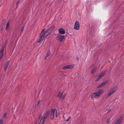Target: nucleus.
Here are the masks:
<instances>
[{
  "label": "nucleus",
  "mask_w": 124,
  "mask_h": 124,
  "mask_svg": "<svg viewBox=\"0 0 124 124\" xmlns=\"http://www.w3.org/2000/svg\"><path fill=\"white\" fill-rule=\"evenodd\" d=\"M51 33V31H50L48 30L45 31L44 30H43L41 33L40 38L38 41V42L40 43L44 39L48 37Z\"/></svg>",
  "instance_id": "1"
},
{
  "label": "nucleus",
  "mask_w": 124,
  "mask_h": 124,
  "mask_svg": "<svg viewBox=\"0 0 124 124\" xmlns=\"http://www.w3.org/2000/svg\"><path fill=\"white\" fill-rule=\"evenodd\" d=\"M104 93V90L102 89H100L97 92L92 94L91 96L92 99L96 98L99 97Z\"/></svg>",
  "instance_id": "2"
},
{
  "label": "nucleus",
  "mask_w": 124,
  "mask_h": 124,
  "mask_svg": "<svg viewBox=\"0 0 124 124\" xmlns=\"http://www.w3.org/2000/svg\"><path fill=\"white\" fill-rule=\"evenodd\" d=\"M50 113V111L49 110H48L45 112L42 116L39 124H44L45 119L47 118V116L49 115Z\"/></svg>",
  "instance_id": "3"
},
{
  "label": "nucleus",
  "mask_w": 124,
  "mask_h": 124,
  "mask_svg": "<svg viewBox=\"0 0 124 124\" xmlns=\"http://www.w3.org/2000/svg\"><path fill=\"white\" fill-rule=\"evenodd\" d=\"M55 113L56 114V116L57 117L58 116V115L57 110L55 109H52L50 116V117L51 119H53L54 118V115Z\"/></svg>",
  "instance_id": "4"
},
{
  "label": "nucleus",
  "mask_w": 124,
  "mask_h": 124,
  "mask_svg": "<svg viewBox=\"0 0 124 124\" xmlns=\"http://www.w3.org/2000/svg\"><path fill=\"white\" fill-rule=\"evenodd\" d=\"M66 95V93H64L63 92H59L58 93L57 97L61 100H62L64 99Z\"/></svg>",
  "instance_id": "5"
},
{
  "label": "nucleus",
  "mask_w": 124,
  "mask_h": 124,
  "mask_svg": "<svg viewBox=\"0 0 124 124\" xmlns=\"http://www.w3.org/2000/svg\"><path fill=\"white\" fill-rule=\"evenodd\" d=\"M116 89L117 87L116 86L112 88L108 93V96H110L116 91Z\"/></svg>",
  "instance_id": "6"
},
{
  "label": "nucleus",
  "mask_w": 124,
  "mask_h": 124,
  "mask_svg": "<svg viewBox=\"0 0 124 124\" xmlns=\"http://www.w3.org/2000/svg\"><path fill=\"white\" fill-rule=\"evenodd\" d=\"M64 38L65 37L63 35L58 34L57 36L56 39L57 40L62 42Z\"/></svg>",
  "instance_id": "7"
},
{
  "label": "nucleus",
  "mask_w": 124,
  "mask_h": 124,
  "mask_svg": "<svg viewBox=\"0 0 124 124\" xmlns=\"http://www.w3.org/2000/svg\"><path fill=\"white\" fill-rule=\"evenodd\" d=\"M80 25L79 22L76 21L75 23L74 29L76 30H78L79 28Z\"/></svg>",
  "instance_id": "8"
},
{
  "label": "nucleus",
  "mask_w": 124,
  "mask_h": 124,
  "mask_svg": "<svg viewBox=\"0 0 124 124\" xmlns=\"http://www.w3.org/2000/svg\"><path fill=\"white\" fill-rule=\"evenodd\" d=\"M108 83V82L107 81H105L103 82L98 86L97 87V88H100L106 85Z\"/></svg>",
  "instance_id": "9"
},
{
  "label": "nucleus",
  "mask_w": 124,
  "mask_h": 124,
  "mask_svg": "<svg viewBox=\"0 0 124 124\" xmlns=\"http://www.w3.org/2000/svg\"><path fill=\"white\" fill-rule=\"evenodd\" d=\"M105 72L102 73H101L97 78L96 80V81H98L99 80L103 77L105 74Z\"/></svg>",
  "instance_id": "10"
},
{
  "label": "nucleus",
  "mask_w": 124,
  "mask_h": 124,
  "mask_svg": "<svg viewBox=\"0 0 124 124\" xmlns=\"http://www.w3.org/2000/svg\"><path fill=\"white\" fill-rule=\"evenodd\" d=\"M59 31L60 34H64L65 33V31L62 28H60L59 30Z\"/></svg>",
  "instance_id": "11"
},
{
  "label": "nucleus",
  "mask_w": 124,
  "mask_h": 124,
  "mask_svg": "<svg viewBox=\"0 0 124 124\" xmlns=\"http://www.w3.org/2000/svg\"><path fill=\"white\" fill-rule=\"evenodd\" d=\"M3 52L4 51L2 49H1L0 50V61L1 60L3 56Z\"/></svg>",
  "instance_id": "12"
},
{
  "label": "nucleus",
  "mask_w": 124,
  "mask_h": 124,
  "mask_svg": "<svg viewBox=\"0 0 124 124\" xmlns=\"http://www.w3.org/2000/svg\"><path fill=\"white\" fill-rule=\"evenodd\" d=\"M7 42H6L2 44V46L1 49H2L3 51L4 49L5 48L7 45Z\"/></svg>",
  "instance_id": "13"
},
{
  "label": "nucleus",
  "mask_w": 124,
  "mask_h": 124,
  "mask_svg": "<svg viewBox=\"0 0 124 124\" xmlns=\"http://www.w3.org/2000/svg\"><path fill=\"white\" fill-rule=\"evenodd\" d=\"M9 64L8 61L7 62L5 63L4 66V70L5 71L8 68V66Z\"/></svg>",
  "instance_id": "14"
},
{
  "label": "nucleus",
  "mask_w": 124,
  "mask_h": 124,
  "mask_svg": "<svg viewBox=\"0 0 124 124\" xmlns=\"http://www.w3.org/2000/svg\"><path fill=\"white\" fill-rule=\"evenodd\" d=\"M122 120V118H120L117 121L115 124H121Z\"/></svg>",
  "instance_id": "15"
},
{
  "label": "nucleus",
  "mask_w": 124,
  "mask_h": 124,
  "mask_svg": "<svg viewBox=\"0 0 124 124\" xmlns=\"http://www.w3.org/2000/svg\"><path fill=\"white\" fill-rule=\"evenodd\" d=\"M74 65L73 64L68 65V69H72L74 68Z\"/></svg>",
  "instance_id": "16"
},
{
  "label": "nucleus",
  "mask_w": 124,
  "mask_h": 124,
  "mask_svg": "<svg viewBox=\"0 0 124 124\" xmlns=\"http://www.w3.org/2000/svg\"><path fill=\"white\" fill-rule=\"evenodd\" d=\"M54 26H52L49 29H48L50 31H51V32L53 31L54 29Z\"/></svg>",
  "instance_id": "17"
},
{
  "label": "nucleus",
  "mask_w": 124,
  "mask_h": 124,
  "mask_svg": "<svg viewBox=\"0 0 124 124\" xmlns=\"http://www.w3.org/2000/svg\"><path fill=\"white\" fill-rule=\"evenodd\" d=\"M50 52L49 51H48L47 52V53L46 54V56L45 57V59H46V57H48V56H49V55H50Z\"/></svg>",
  "instance_id": "18"
},
{
  "label": "nucleus",
  "mask_w": 124,
  "mask_h": 124,
  "mask_svg": "<svg viewBox=\"0 0 124 124\" xmlns=\"http://www.w3.org/2000/svg\"><path fill=\"white\" fill-rule=\"evenodd\" d=\"M66 69H68V65L64 66L62 69L63 70H64Z\"/></svg>",
  "instance_id": "19"
},
{
  "label": "nucleus",
  "mask_w": 124,
  "mask_h": 124,
  "mask_svg": "<svg viewBox=\"0 0 124 124\" xmlns=\"http://www.w3.org/2000/svg\"><path fill=\"white\" fill-rule=\"evenodd\" d=\"M96 71V69H95L91 71V73L92 74H94L95 72Z\"/></svg>",
  "instance_id": "20"
},
{
  "label": "nucleus",
  "mask_w": 124,
  "mask_h": 124,
  "mask_svg": "<svg viewBox=\"0 0 124 124\" xmlns=\"http://www.w3.org/2000/svg\"><path fill=\"white\" fill-rule=\"evenodd\" d=\"M9 27V22H8V23H7V24L6 27V29L7 30H8V28Z\"/></svg>",
  "instance_id": "21"
},
{
  "label": "nucleus",
  "mask_w": 124,
  "mask_h": 124,
  "mask_svg": "<svg viewBox=\"0 0 124 124\" xmlns=\"http://www.w3.org/2000/svg\"><path fill=\"white\" fill-rule=\"evenodd\" d=\"M110 118L107 121V122L106 123L107 124H108L109 123H110Z\"/></svg>",
  "instance_id": "22"
},
{
  "label": "nucleus",
  "mask_w": 124,
  "mask_h": 124,
  "mask_svg": "<svg viewBox=\"0 0 124 124\" xmlns=\"http://www.w3.org/2000/svg\"><path fill=\"white\" fill-rule=\"evenodd\" d=\"M6 113H5L4 114L3 116V118H6Z\"/></svg>",
  "instance_id": "23"
},
{
  "label": "nucleus",
  "mask_w": 124,
  "mask_h": 124,
  "mask_svg": "<svg viewBox=\"0 0 124 124\" xmlns=\"http://www.w3.org/2000/svg\"><path fill=\"white\" fill-rule=\"evenodd\" d=\"M3 120L2 119H1L0 120V124H3Z\"/></svg>",
  "instance_id": "24"
},
{
  "label": "nucleus",
  "mask_w": 124,
  "mask_h": 124,
  "mask_svg": "<svg viewBox=\"0 0 124 124\" xmlns=\"http://www.w3.org/2000/svg\"><path fill=\"white\" fill-rule=\"evenodd\" d=\"M40 102V100L39 101H37L36 104L38 105L39 104Z\"/></svg>",
  "instance_id": "25"
},
{
  "label": "nucleus",
  "mask_w": 124,
  "mask_h": 124,
  "mask_svg": "<svg viewBox=\"0 0 124 124\" xmlns=\"http://www.w3.org/2000/svg\"><path fill=\"white\" fill-rule=\"evenodd\" d=\"M70 118H71V117L70 116L69 117L68 119L66 120V121H69V120L70 119Z\"/></svg>",
  "instance_id": "26"
},
{
  "label": "nucleus",
  "mask_w": 124,
  "mask_h": 124,
  "mask_svg": "<svg viewBox=\"0 0 124 124\" xmlns=\"http://www.w3.org/2000/svg\"><path fill=\"white\" fill-rule=\"evenodd\" d=\"M72 84L71 83H70L68 84V86L69 87H71L72 86Z\"/></svg>",
  "instance_id": "27"
},
{
  "label": "nucleus",
  "mask_w": 124,
  "mask_h": 124,
  "mask_svg": "<svg viewBox=\"0 0 124 124\" xmlns=\"http://www.w3.org/2000/svg\"><path fill=\"white\" fill-rule=\"evenodd\" d=\"M38 106V105H37V104H36L35 105V108H37Z\"/></svg>",
  "instance_id": "28"
},
{
  "label": "nucleus",
  "mask_w": 124,
  "mask_h": 124,
  "mask_svg": "<svg viewBox=\"0 0 124 124\" xmlns=\"http://www.w3.org/2000/svg\"><path fill=\"white\" fill-rule=\"evenodd\" d=\"M76 59L77 60H78L79 59V58L78 57H77V58H76Z\"/></svg>",
  "instance_id": "29"
},
{
  "label": "nucleus",
  "mask_w": 124,
  "mask_h": 124,
  "mask_svg": "<svg viewBox=\"0 0 124 124\" xmlns=\"http://www.w3.org/2000/svg\"><path fill=\"white\" fill-rule=\"evenodd\" d=\"M23 29H22V31H23Z\"/></svg>",
  "instance_id": "30"
},
{
  "label": "nucleus",
  "mask_w": 124,
  "mask_h": 124,
  "mask_svg": "<svg viewBox=\"0 0 124 124\" xmlns=\"http://www.w3.org/2000/svg\"><path fill=\"white\" fill-rule=\"evenodd\" d=\"M2 22H4V20H3V21Z\"/></svg>",
  "instance_id": "31"
}]
</instances>
